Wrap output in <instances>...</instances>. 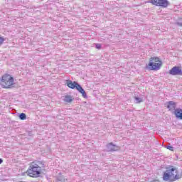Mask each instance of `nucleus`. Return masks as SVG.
Segmentation results:
<instances>
[{"label": "nucleus", "instance_id": "12", "mask_svg": "<svg viewBox=\"0 0 182 182\" xmlns=\"http://www.w3.org/2000/svg\"><path fill=\"white\" fill-rule=\"evenodd\" d=\"M20 120H26V114L25 113H21L18 116Z\"/></svg>", "mask_w": 182, "mask_h": 182}, {"label": "nucleus", "instance_id": "17", "mask_svg": "<svg viewBox=\"0 0 182 182\" xmlns=\"http://www.w3.org/2000/svg\"><path fill=\"white\" fill-rule=\"evenodd\" d=\"M166 149H168V150H170L171 151H174V147L171 146H167Z\"/></svg>", "mask_w": 182, "mask_h": 182}, {"label": "nucleus", "instance_id": "10", "mask_svg": "<svg viewBox=\"0 0 182 182\" xmlns=\"http://www.w3.org/2000/svg\"><path fill=\"white\" fill-rule=\"evenodd\" d=\"M173 114H175L176 119H180V120H182V109L180 108H178L175 109V111L173 112Z\"/></svg>", "mask_w": 182, "mask_h": 182}, {"label": "nucleus", "instance_id": "20", "mask_svg": "<svg viewBox=\"0 0 182 182\" xmlns=\"http://www.w3.org/2000/svg\"><path fill=\"white\" fill-rule=\"evenodd\" d=\"M2 163H4V160H2V159L0 158V164H2Z\"/></svg>", "mask_w": 182, "mask_h": 182}, {"label": "nucleus", "instance_id": "16", "mask_svg": "<svg viewBox=\"0 0 182 182\" xmlns=\"http://www.w3.org/2000/svg\"><path fill=\"white\" fill-rule=\"evenodd\" d=\"M176 25H178V26H182V18L179 19L178 21H176Z\"/></svg>", "mask_w": 182, "mask_h": 182}, {"label": "nucleus", "instance_id": "6", "mask_svg": "<svg viewBox=\"0 0 182 182\" xmlns=\"http://www.w3.org/2000/svg\"><path fill=\"white\" fill-rule=\"evenodd\" d=\"M149 2L155 6H161V8H167L170 5V2L167 0H150Z\"/></svg>", "mask_w": 182, "mask_h": 182}, {"label": "nucleus", "instance_id": "8", "mask_svg": "<svg viewBox=\"0 0 182 182\" xmlns=\"http://www.w3.org/2000/svg\"><path fill=\"white\" fill-rule=\"evenodd\" d=\"M164 106L169 110V112H172V113H173L176 109V107H177V102H175L174 101H168L165 102Z\"/></svg>", "mask_w": 182, "mask_h": 182}, {"label": "nucleus", "instance_id": "18", "mask_svg": "<svg viewBox=\"0 0 182 182\" xmlns=\"http://www.w3.org/2000/svg\"><path fill=\"white\" fill-rule=\"evenodd\" d=\"M96 49H102V45L97 43L95 44Z\"/></svg>", "mask_w": 182, "mask_h": 182}, {"label": "nucleus", "instance_id": "3", "mask_svg": "<svg viewBox=\"0 0 182 182\" xmlns=\"http://www.w3.org/2000/svg\"><path fill=\"white\" fill-rule=\"evenodd\" d=\"M14 82V77L11 76V75L5 74L1 77L0 85L4 89H11L15 85Z\"/></svg>", "mask_w": 182, "mask_h": 182}, {"label": "nucleus", "instance_id": "13", "mask_svg": "<svg viewBox=\"0 0 182 182\" xmlns=\"http://www.w3.org/2000/svg\"><path fill=\"white\" fill-rule=\"evenodd\" d=\"M135 103H141L143 102V98H140L139 97H134Z\"/></svg>", "mask_w": 182, "mask_h": 182}, {"label": "nucleus", "instance_id": "19", "mask_svg": "<svg viewBox=\"0 0 182 182\" xmlns=\"http://www.w3.org/2000/svg\"><path fill=\"white\" fill-rule=\"evenodd\" d=\"M4 42H5V39L2 37H0V46L2 45V43H4Z\"/></svg>", "mask_w": 182, "mask_h": 182}, {"label": "nucleus", "instance_id": "11", "mask_svg": "<svg viewBox=\"0 0 182 182\" xmlns=\"http://www.w3.org/2000/svg\"><path fill=\"white\" fill-rule=\"evenodd\" d=\"M63 97V100L65 103H72V102H73V96L72 95H65Z\"/></svg>", "mask_w": 182, "mask_h": 182}, {"label": "nucleus", "instance_id": "7", "mask_svg": "<svg viewBox=\"0 0 182 182\" xmlns=\"http://www.w3.org/2000/svg\"><path fill=\"white\" fill-rule=\"evenodd\" d=\"M172 76H182V70L179 66L173 67L168 72Z\"/></svg>", "mask_w": 182, "mask_h": 182}, {"label": "nucleus", "instance_id": "9", "mask_svg": "<svg viewBox=\"0 0 182 182\" xmlns=\"http://www.w3.org/2000/svg\"><path fill=\"white\" fill-rule=\"evenodd\" d=\"M107 151H117L119 150V146L113 144V143H109L107 144Z\"/></svg>", "mask_w": 182, "mask_h": 182}, {"label": "nucleus", "instance_id": "21", "mask_svg": "<svg viewBox=\"0 0 182 182\" xmlns=\"http://www.w3.org/2000/svg\"><path fill=\"white\" fill-rule=\"evenodd\" d=\"M150 182H160V181H159V180H153V181H151Z\"/></svg>", "mask_w": 182, "mask_h": 182}, {"label": "nucleus", "instance_id": "2", "mask_svg": "<svg viewBox=\"0 0 182 182\" xmlns=\"http://www.w3.org/2000/svg\"><path fill=\"white\" fill-rule=\"evenodd\" d=\"M163 63L158 57H151L149 59V63L146 65V69L148 70H160Z\"/></svg>", "mask_w": 182, "mask_h": 182}, {"label": "nucleus", "instance_id": "14", "mask_svg": "<svg viewBox=\"0 0 182 182\" xmlns=\"http://www.w3.org/2000/svg\"><path fill=\"white\" fill-rule=\"evenodd\" d=\"M36 164L38 165V167H45V162L43 161H37Z\"/></svg>", "mask_w": 182, "mask_h": 182}, {"label": "nucleus", "instance_id": "15", "mask_svg": "<svg viewBox=\"0 0 182 182\" xmlns=\"http://www.w3.org/2000/svg\"><path fill=\"white\" fill-rule=\"evenodd\" d=\"M55 182H65V178H62L60 176H58L57 178V180H56Z\"/></svg>", "mask_w": 182, "mask_h": 182}, {"label": "nucleus", "instance_id": "4", "mask_svg": "<svg viewBox=\"0 0 182 182\" xmlns=\"http://www.w3.org/2000/svg\"><path fill=\"white\" fill-rule=\"evenodd\" d=\"M66 85L70 87V89H76V90L81 93L84 99H87V94H86V92L85 91L83 87H82V86L79 83H77V82H72V80H68Z\"/></svg>", "mask_w": 182, "mask_h": 182}, {"label": "nucleus", "instance_id": "1", "mask_svg": "<svg viewBox=\"0 0 182 182\" xmlns=\"http://www.w3.org/2000/svg\"><path fill=\"white\" fill-rule=\"evenodd\" d=\"M180 178L181 176L178 174V170L176 168H167L163 174L164 181H176Z\"/></svg>", "mask_w": 182, "mask_h": 182}, {"label": "nucleus", "instance_id": "5", "mask_svg": "<svg viewBox=\"0 0 182 182\" xmlns=\"http://www.w3.org/2000/svg\"><path fill=\"white\" fill-rule=\"evenodd\" d=\"M41 171H42L41 167L35 162L31 163L27 171L28 176L34 178L39 177Z\"/></svg>", "mask_w": 182, "mask_h": 182}]
</instances>
